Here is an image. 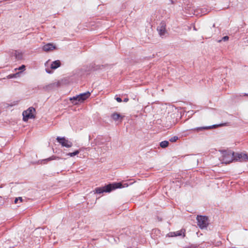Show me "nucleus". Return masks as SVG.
<instances>
[{"label": "nucleus", "instance_id": "nucleus-9", "mask_svg": "<svg viewBox=\"0 0 248 248\" xmlns=\"http://www.w3.org/2000/svg\"><path fill=\"white\" fill-rule=\"evenodd\" d=\"M90 94V93L89 92H87L78 95L77 96L78 103L83 102L84 100L89 97Z\"/></svg>", "mask_w": 248, "mask_h": 248}, {"label": "nucleus", "instance_id": "nucleus-5", "mask_svg": "<svg viewBox=\"0 0 248 248\" xmlns=\"http://www.w3.org/2000/svg\"><path fill=\"white\" fill-rule=\"evenodd\" d=\"M57 141L61 144L62 147L70 148L72 146L73 143L70 140L66 139L64 137H58L56 139Z\"/></svg>", "mask_w": 248, "mask_h": 248}, {"label": "nucleus", "instance_id": "nucleus-25", "mask_svg": "<svg viewBox=\"0 0 248 248\" xmlns=\"http://www.w3.org/2000/svg\"><path fill=\"white\" fill-rule=\"evenodd\" d=\"M18 198H16L15 200V201H14V202L15 203H18Z\"/></svg>", "mask_w": 248, "mask_h": 248}, {"label": "nucleus", "instance_id": "nucleus-2", "mask_svg": "<svg viewBox=\"0 0 248 248\" xmlns=\"http://www.w3.org/2000/svg\"><path fill=\"white\" fill-rule=\"evenodd\" d=\"M35 112V109L33 107H30L26 110H25L23 112V120L24 121H27L30 119H34L35 116L34 115V112Z\"/></svg>", "mask_w": 248, "mask_h": 248}, {"label": "nucleus", "instance_id": "nucleus-19", "mask_svg": "<svg viewBox=\"0 0 248 248\" xmlns=\"http://www.w3.org/2000/svg\"><path fill=\"white\" fill-rule=\"evenodd\" d=\"M178 138L177 136H173L170 139V141L171 142H174L178 140Z\"/></svg>", "mask_w": 248, "mask_h": 248}, {"label": "nucleus", "instance_id": "nucleus-10", "mask_svg": "<svg viewBox=\"0 0 248 248\" xmlns=\"http://www.w3.org/2000/svg\"><path fill=\"white\" fill-rule=\"evenodd\" d=\"M55 48L56 47L53 44L48 43L43 46V49L45 51L48 52L55 49Z\"/></svg>", "mask_w": 248, "mask_h": 248}, {"label": "nucleus", "instance_id": "nucleus-26", "mask_svg": "<svg viewBox=\"0 0 248 248\" xmlns=\"http://www.w3.org/2000/svg\"><path fill=\"white\" fill-rule=\"evenodd\" d=\"M18 201H20V202H21L23 201L22 198L21 197H18Z\"/></svg>", "mask_w": 248, "mask_h": 248}, {"label": "nucleus", "instance_id": "nucleus-4", "mask_svg": "<svg viewBox=\"0 0 248 248\" xmlns=\"http://www.w3.org/2000/svg\"><path fill=\"white\" fill-rule=\"evenodd\" d=\"M233 161L240 162L248 161V155L245 152H233Z\"/></svg>", "mask_w": 248, "mask_h": 248}, {"label": "nucleus", "instance_id": "nucleus-14", "mask_svg": "<svg viewBox=\"0 0 248 248\" xmlns=\"http://www.w3.org/2000/svg\"><path fill=\"white\" fill-rule=\"evenodd\" d=\"M58 158H59L58 157H57L56 156L53 155V156H51L50 157H48V158H46V159L42 160L41 161V162H42V163L46 164V163H47V162L49 161L55 160V159H57Z\"/></svg>", "mask_w": 248, "mask_h": 248}, {"label": "nucleus", "instance_id": "nucleus-27", "mask_svg": "<svg viewBox=\"0 0 248 248\" xmlns=\"http://www.w3.org/2000/svg\"><path fill=\"white\" fill-rule=\"evenodd\" d=\"M128 98H125V99H124V102H127V101H128Z\"/></svg>", "mask_w": 248, "mask_h": 248}, {"label": "nucleus", "instance_id": "nucleus-21", "mask_svg": "<svg viewBox=\"0 0 248 248\" xmlns=\"http://www.w3.org/2000/svg\"><path fill=\"white\" fill-rule=\"evenodd\" d=\"M228 40L229 37L228 36H225L222 38V40L223 41H228Z\"/></svg>", "mask_w": 248, "mask_h": 248}, {"label": "nucleus", "instance_id": "nucleus-8", "mask_svg": "<svg viewBox=\"0 0 248 248\" xmlns=\"http://www.w3.org/2000/svg\"><path fill=\"white\" fill-rule=\"evenodd\" d=\"M186 230L182 229L179 231L173 232H170L167 235L169 237H175L178 236L183 235V237H185L186 236Z\"/></svg>", "mask_w": 248, "mask_h": 248}, {"label": "nucleus", "instance_id": "nucleus-1", "mask_svg": "<svg viewBox=\"0 0 248 248\" xmlns=\"http://www.w3.org/2000/svg\"><path fill=\"white\" fill-rule=\"evenodd\" d=\"M122 185L121 183H114L108 184L103 187H99L95 189V193L97 194H101L104 192H110L113 190L118 188H121Z\"/></svg>", "mask_w": 248, "mask_h": 248}, {"label": "nucleus", "instance_id": "nucleus-7", "mask_svg": "<svg viewBox=\"0 0 248 248\" xmlns=\"http://www.w3.org/2000/svg\"><path fill=\"white\" fill-rule=\"evenodd\" d=\"M157 30L160 36L162 37L167 33L166 24L165 22L161 21L159 25L157 27Z\"/></svg>", "mask_w": 248, "mask_h": 248}, {"label": "nucleus", "instance_id": "nucleus-3", "mask_svg": "<svg viewBox=\"0 0 248 248\" xmlns=\"http://www.w3.org/2000/svg\"><path fill=\"white\" fill-rule=\"evenodd\" d=\"M197 224L199 227L203 229L207 227L208 223V218L206 216H197Z\"/></svg>", "mask_w": 248, "mask_h": 248}, {"label": "nucleus", "instance_id": "nucleus-18", "mask_svg": "<svg viewBox=\"0 0 248 248\" xmlns=\"http://www.w3.org/2000/svg\"><path fill=\"white\" fill-rule=\"evenodd\" d=\"M79 153V150H76L75 151V152H73V153H68L67 155H69L71 157H73L75 155H78V154Z\"/></svg>", "mask_w": 248, "mask_h": 248}, {"label": "nucleus", "instance_id": "nucleus-12", "mask_svg": "<svg viewBox=\"0 0 248 248\" xmlns=\"http://www.w3.org/2000/svg\"><path fill=\"white\" fill-rule=\"evenodd\" d=\"M61 65V62L59 60H56L52 62L51 65V68L52 69H55L59 67Z\"/></svg>", "mask_w": 248, "mask_h": 248}, {"label": "nucleus", "instance_id": "nucleus-20", "mask_svg": "<svg viewBox=\"0 0 248 248\" xmlns=\"http://www.w3.org/2000/svg\"><path fill=\"white\" fill-rule=\"evenodd\" d=\"M18 69L19 70H25V66L24 65H22L21 66H20Z\"/></svg>", "mask_w": 248, "mask_h": 248}, {"label": "nucleus", "instance_id": "nucleus-22", "mask_svg": "<svg viewBox=\"0 0 248 248\" xmlns=\"http://www.w3.org/2000/svg\"><path fill=\"white\" fill-rule=\"evenodd\" d=\"M54 86V84H49V85H47V86H46V88L47 89L51 88L52 87H53Z\"/></svg>", "mask_w": 248, "mask_h": 248}, {"label": "nucleus", "instance_id": "nucleus-16", "mask_svg": "<svg viewBox=\"0 0 248 248\" xmlns=\"http://www.w3.org/2000/svg\"><path fill=\"white\" fill-rule=\"evenodd\" d=\"M70 100L71 101L72 103L74 105H77L78 103V96L76 95V96H73L70 98Z\"/></svg>", "mask_w": 248, "mask_h": 248}, {"label": "nucleus", "instance_id": "nucleus-17", "mask_svg": "<svg viewBox=\"0 0 248 248\" xmlns=\"http://www.w3.org/2000/svg\"><path fill=\"white\" fill-rule=\"evenodd\" d=\"M208 128H210V127H204V126L199 127H197V128L192 129V130L197 131V132H199L200 131H202V130L207 129Z\"/></svg>", "mask_w": 248, "mask_h": 248}, {"label": "nucleus", "instance_id": "nucleus-24", "mask_svg": "<svg viewBox=\"0 0 248 248\" xmlns=\"http://www.w3.org/2000/svg\"><path fill=\"white\" fill-rule=\"evenodd\" d=\"M18 73H16V74H13V75H9L10 77V78H15V77H16V75Z\"/></svg>", "mask_w": 248, "mask_h": 248}, {"label": "nucleus", "instance_id": "nucleus-15", "mask_svg": "<svg viewBox=\"0 0 248 248\" xmlns=\"http://www.w3.org/2000/svg\"><path fill=\"white\" fill-rule=\"evenodd\" d=\"M169 144V142L168 141H167V140H164V141H161L160 143V147L163 148H166L168 146Z\"/></svg>", "mask_w": 248, "mask_h": 248}, {"label": "nucleus", "instance_id": "nucleus-6", "mask_svg": "<svg viewBox=\"0 0 248 248\" xmlns=\"http://www.w3.org/2000/svg\"><path fill=\"white\" fill-rule=\"evenodd\" d=\"M222 160L226 164L233 161V152H228L223 154Z\"/></svg>", "mask_w": 248, "mask_h": 248}, {"label": "nucleus", "instance_id": "nucleus-11", "mask_svg": "<svg viewBox=\"0 0 248 248\" xmlns=\"http://www.w3.org/2000/svg\"><path fill=\"white\" fill-rule=\"evenodd\" d=\"M111 117L115 121L120 120V122H122L124 116L121 115L120 114L117 112H115L111 114Z\"/></svg>", "mask_w": 248, "mask_h": 248}, {"label": "nucleus", "instance_id": "nucleus-13", "mask_svg": "<svg viewBox=\"0 0 248 248\" xmlns=\"http://www.w3.org/2000/svg\"><path fill=\"white\" fill-rule=\"evenodd\" d=\"M16 59L17 60H22L23 58V53L18 50H16L14 53Z\"/></svg>", "mask_w": 248, "mask_h": 248}, {"label": "nucleus", "instance_id": "nucleus-23", "mask_svg": "<svg viewBox=\"0 0 248 248\" xmlns=\"http://www.w3.org/2000/svg\"><path fill=\"white\" fill-rule=\"evenodd\" d=\"M116 100L118 102H121L122 101V99L120 97H117L116 98Z\"/></svg>", "mask_w": 248, "mask_h": 248}]
</instances>
